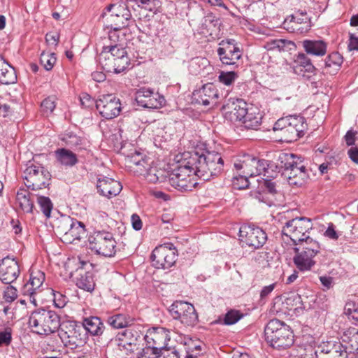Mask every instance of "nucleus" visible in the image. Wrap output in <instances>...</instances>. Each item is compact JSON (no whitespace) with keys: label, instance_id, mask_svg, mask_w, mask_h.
I'll list each match as a JSON object with an SVG mask.
<instances>
[{"label":"nucleus","instance_id":"1","mask_svg":"<svg viewBox=\"0 0 358 358\" xmlns=\"http://www.w3.org/2000/svg\"><path fill=\"white\" fill-rule=\"evenodd\" d=\"M273 130L279 133L280 141L291 143L305 135L308 124L303 116L290 115L279 118L273 124Z\"/></svg>","mask_w":358,"mask_h":358},{"label":"nucleus","instance_id":"2","mask_svg":"<svg viewBox=\"0 0 358 358\" xmlns=\"http://www.w3.org/2000/svg\"><path fill=\"white\" fill-rule=\"evenodd\" d=\"M194 163L189 158L178 160L170 174L171 185L180 191H192L199 184L193 169Z\"/></svg>","mask_w":358,"mask_h":358},{"label":"nucleus","instance_id":"3","mask_svg":"<svg viewBox=\"0 0 358 358\" xmlns=\"http://www.w3.org/2000/svg\"><path fill=\"white\" fill-rule=\"evenodd\" d=\"M29 324L33 332L47 336L58 330L60 317L54 310L38 308L31 313Z\"/></svg>","mask_w":358,"mask_h":358},{"label":"nucleus","instance_id":"4","mask_svg":"<svg viewBox=\"0 0 358 358\" xmlns=\"http://www.w3.org/2000/svg\"><path fill=\"white\" fill-rule=\"evenodd\" d=\"M264 336L266 341L278 350L289 348L294 343V336L289 327L277 319L268 322Z\"/></svg>","mask_w":358,"mask_h":358},{"label":"nucleus","instance_id":"5","mask_svg":"<svg viewBox=\"0 0 358 358\" xmlns=\"http://www.w3.org/2000/svg\"><path fill=\"white\" fill-rule=\"evenodd\" d=\"M132 0H119L117 2L108 5L103 10L101 17H106L108 27L128 28L132 21L129 9Z\"/></svg>","mask_w":358,"mask_h":358},{"label":"nucleus","instance_id":"6","mask_svg":"<svg viewBox=\"0 0 358 358\" xmlns=\"http://www.w3.org/2000/svg\"><path fill=\"white\" fill-rule=\"evenodd\" d=\"M297 245L294 248L296 255L294 262L301 271H310L315 264L313 259L320 252V244L310 236H306V240Z\"/></svg>","mask_w":358,"mask_h":358},{"label":"nucleus","instance_id":"7","mask_svg":"<svg viewBox=\"0 0 358 358\" xmlns=\"http://www.w3.org/2000/svg\"><path fill=\"white\" fill-rule=\"evenodd\" d=\"M51 174L41 164L36 162L32 158L27 164L24 171L25 186L31 190L36 191L46 188L50 185Z\"/></svg>","mask_w":358,"mask_h":358},{"label":"nucleus","instance_id":"8","mask_svg":"<svg viewBox=\"0 0 358 358\" xmlns=\"http://www.w3.org/2000/svg\"><path fill=\"white\" fill-rule=\"evenodd\" d=\"M218 45L217 53L221 63L230 66L231 69L238 68L243 56L240 43L234 38H225L222 40Z\"/></svg>","mask_w":358,"mask_h":358},{"label":"nucleus","instance_id":"9","mask_svg":"<svg viewBox=\"0 0 358 358\" xmlns=\"http://www.w3.org/2000/svg\"><path fill=\"white\" fill-rule=\"evenodd\" d=\"M89 248L98 255L112 257L115 254L116 241L111 233L94 231L88 238Z\"/></svg>","mask_w":358,"mask_h":358},{"label":"nucleus","instance_id":"10","mask_svg":"<svg viewBox=\"0 0 358 358\" xmlns=\"http://www.w3.org/2000/svg\"><path fill=\"white\" fill-rule=\"evenodd\" d=\"M313 228L310 219L301 217L287 221L282 229V234L290 238L295 245L306 240V233Z\"/></svg>","mask_w":358,"mask_h":358},{"label":"nucleus","instance_id":"11","mask_svg":"<svg viewBox=\"0 0 358 358\" xmlns=\"http://www.w3.org/2000/svg\"><path fill=\"white\" fill-rule=\"evenodd\" d=\"M141 327L139 324H134L117 334L115 341L120 351L129 355L138 349V342L143 336Z\"/></svg>","mask_w":358,"mask_h":358},{"label":"nucleus","instance_id":"12","mask_svg":"<svg viewBox=\"0 0 358 358\" xmlns=\"http://www.w3.org/2000/svg\"><path fill=\"white\" fill-rule=\"evenodd\" d=\"M177 256V251L173 244L165 243L154 249L150 259L152 266L156 268L169 269L176 263Z\"/></svg>","mask_w":358,"mask_h":358},{"label":"nucleus","instance_id":"13","mask_svg":"<svg viewBox=\"0 0 358 358\" xmlns=\"http://www.w3.org/2000/svg\"><path fill=\"white\" fill-rule=\"evenodd\" d=\"M240 241L255 250L262 248L267 241L266 233L254 224H244L239 229Z\"/></svg>","mask_w":358,"mask_h":358},{"label":"nucleus","instance_id":"14","mask_svg":"<svg viewBox=\"0 0 358 358\" xmlns=\"http://www.w3.org/2000/svg\"><path fill=\"white\" fill-rule=\"evenodd\" d=\"M171 315L175 320H178L187 327H193L198 322V315L194 306L187 302L176 301L169 310Z\"/></svg>","mask_w":358,"mask_h":358},{"label":"nucleus","instance_id":"15","mask_svg":"<svg viewBox=\"0 0 358 358\" xmlns=\"http://www.w3.org/2000/svg\"><path fill=\"white\" fill-rule=\"evenodd\" d=\"M65 330L61 332L60 337L65 345L71 348L82 346L86 343L88 336L85 329L77 322H71L65 327Z\"/></svg>","mask_w":358,"mask_h":358},{"label":"nucleus","instance_id":"16","mask_svg":"<svg viewBox=\"0 0 358 358\" xmlns=\"http://www.w3.org/2000/svg\"><path fill=\"white\" fill-rule=\"evenodd\" d=\"M122 104L119 98L112 94H103L96 101V109L101 117L111 120L117 117L122 110Z\"/></svg>","mask_w":358,"mask_h":358},{"label":"nucleus","instance_id":"17","mask_svg":"<svg viewBox=\"0 0 358 358\" xmlns=\"http://www.w3.org/2000/svg\"><path fill=\"white\" fill-rule=\"evenodd\" d=\"M64 148H58L55 151V157H77L73 150L77 151L82 148L83 138L73 131L66 130L60 137Z\"/></svg>","mask_w":358,"mask_h":358},{"label":"nucleus","instance_id":"18","mask_svg":"<svg viewBox=\"0 0 358 358\" xmlns=\"http://www.w3.org/2000/svg\"><path fill=\"white\" fill-rule=\"evenodd\" d=\"M169 330L164 327H153L149 329L144 339L151 348L152 354L164 348L171 338Z\"/></svg>","mask_w":358,"mask_h":358},{"label":"nucleus","instance_id":"19","mask_svg":"<svg viewBox=\"0 0 358 358\" xmlns=\"http://www.w3.org/2000/svg\"><path fill=\"white\" fill-rule=\"evenodd\" d=\"M283 174L289 185L294 187H301L308 178L306 167L303 165L299 166L296 162L286 163Z\"/></svg>","mask_w":358,"mask_h":358},{"label":"nucleus","instance_id":"20","mask_svg":"<svg viewBox=\"0 0 358 358\" xmlns=\"http://www.w3.org/2000/svg\"><path fill=\"white\" fill-rule=\"evenodd\" d=\"M20 273V265L15 258L7 256L0 261V280L3 283L10 285Z\"/></svg>","mask_w":358,"mask_h":358},{"label":"nucleus","instance_id":"21","mask_svg":"<svg viewBox=\"0 0 358 358\" xmlns=\"http://www.w3.org/2000/svg\"><path fill=\"white\" fill-rule=\"evenodd\" d=\"M218 97V91L213 83L205 84L192 93V101L203 106L215 105Z\"/></svg>","mask_w":358,"mask_h":358},{"label":"nucleus","instance_id":"22","mask_svg":"<svg viewBox=\"0 0 358 358\" xmlns=\"http://www.w3.org/2000/svg\"><path fill=\"white\" fill-rule=\"evenodd\" d=\"M108 31L109 44L103 46H113L114 49L123 48L126 49L127 41L131 40V34L128 28L110 27Z\"/></svg>","mask_w":358,"mask_h":358},{"label":"nucleus","instance_id":"23","mask_svg":"<svg viewBox=\"0 0 358 358\" xmlns=\"http://www.w3.org/2000/svg\"><path fill=\"white\" fill-rule=\"evenodd\" d=\"M96 187L101 195L108 199L118 195L122 189L119 181L106 176L98 178Z\"/></svg>","mask_w":358,"mask_h":358},{"label":"nucleus","instance_id":"24","mask_svg":"<svg viewBox=\"0 0 358 358\" xmlns=\"http://www.w3.org/2000/svg\"><path fill=\"white\" fill-rule=\"evenodd\" d=\"M292 69L295 74L304 76L306 73H314L317 71L311 59L305 52H298L294 56Z\"/></svg>","mask_w":358,"mask_h":358},{"label":"nucleus","instance_id":"25","mask_svg":"<svg viewBox=\"0 0 358 358\" xmlns=\"http://www.w3.org/2000/svg\"><path fill=\"white\" fill-rule=\"evenodd\" d=\"M224 150L221 144L212 141L210 143L206 142H197L192 147V150L189 152L190 155H194L198 157H206V155H224Z\"/></svg>","mask_w":358,"mask_h":358},{"label":"nucleus","instance_id":"26","mask_svg":"<svg viewBox=\"0 0 358 358\" xmlns=\"http://www.w3.org/2000/svg\"><path fill=\"white\" fill-rule=\"evenodd\" d=\"M223 109L229 114L231 121H241L247 117L248 112L247 103L241 99L227 103L223 106Z\"/></svg>","mask_w":358,"mask_h":358},{"label":"nucleus","instance_id":"27","mask_svg":"<svg viewBox=\"0 0 358 358\" xmlns=\"http://www.w3.org/2000/svg\"><path fill=\"white\" fill-rule=\"evenodd\" d=\"M36 194L30 192L28 189L20 188L16 194V201L20 209L25 213H32L39 211L34 207V200Z\"/></svg>","mask_w":358,"mask_h":358},{"label":"nucleus","instance_id":"28","mask_svg":"<svg viewBox=\"0 0 358 358\" xmlns=\"http://www.w3.org/2000/svg\"><path fill=\"white\" fill-rule=\"evenodd\" d=\"M115 49L113 46H103L99 55V62L103 71L116 74V64L114 59Z\"/></svg>","mask_w":358,"mask_h":358},{"label":"nucleus","instance_id":"29","mask_svg":"<svg viewBox=\"0 0 358 358\" xmlns=\"http://www.w3.org/2000/svg\"><path fill=\"white\" fill-rule=\"evenodd\" d=\"M308 55L322 57L327 50V43L323 40L305 39L300 42Z\"/></svg>","mask_w":358,"mask_h":358},{"label":"nucleus","instance_id":"30","mask_svg":"<svg viewBox=\"0 0 358 358\" xmlns=\"http://www.w3.org/2000/svg\"><path fill=\"white\" fill-rule=\"evenodd\" d=\"M125 158V166L128 169L136 174L143 175L146 178L148 167L154 164L153 158Z\"/></svg>","mask_w":358,"mask_h":358},{"label":"nucleus","instance_id":"31","mask_svg":"<svg viewBox=\"0 0 358 358\" xmlns=\"http://www.w3.org/2000/svg\"><path fill=\"white\" fill-rule=\"evenodd\" d=\"M158 166V161L154 160V164L148 167V174H146L145 178L147 180L151 183H161L166 181L168 179L170 181L171 173Z\"/></svg>","mask_w":358,"mask_h":358},{"label":"nucleus","instance_id":"32","mask_svg":"<svg viewBox=\"0 0 358 358\" xmlns=\"http://www.w3.org/2000/svg\"><path fill=\"white\" fill-rule=\"evenodd\" d=\"M189 159L195 162L193 169L197 180L200 179L203 181L210 180L213 176L208 159H213V158H189Z\"/></svg>","mask_w":358,"mask_h":358},{"label":"nucleus","instance_id":"33","mask_svg":"<svg viewBox=\"0 0 358 358\" xmlns=\"http://www.w3.org/2000/svg\"><path fill=\"white\" fill-rule=\"evenodd\" d=\"M85 329V331L93 336H99L103 333L105 326L100 317L90 316L84 317L80 324Z\"/></svg>","mask_w":358,"mask_h":358},{"label":"nucleus","instance_id":"34","mask_svg":"<svg viewBox=\"0 0 358 358\" xmlns=\"http://www.w3.org/2000/svg\"><path fill=\"white\" fill-rule=\"evenodd\" d=\"M85 224L74 220L73 224L69 227V231L63 238V242L66 244H71L76 241H80L85 235Z\"/></svg>","mask_w":358,"mask_h":358},{"label":"nucleus","instance_id":"35","mask_svg":"<svg viewBox=\"0 0 358 358\" xmlns=\"http://www.w3.org/2000/svg\"><path fill=\"white\" fill-rule=\"evenodd\" d=\"M343 62V57L338 52L329 54L324 60V69L327 73L336 75Z\"/></svg>","mask_w":358,"mask_h":358},{"label":"nucleus","instance_id":"36","mask_svg":"<svg viewBox=\"0 0 358 358\" xmlns=\"http://www.w3.org/2000/svg\"><path fill=\"white\" fill-rule=\"evenodd\" d=\"M78 276L76 278V284L78 287L87 292H92L95 287V282L92 272L85 271L83 268L77 270Z\"/></svg>","mask_w":358,"mask_h":358},{"label":"nucleus","instance_id":"37","mask_svg":"<svg viewBox=\"0 0 358 358\" xmlns=\"http://www.w3.org/2000/svg\"><path fill=\"white\" fill-rule=\"evenodd\" d=\"M44 280L45 274L43 272L40 271L32 272L29 282L24 285L23 287L24 294L32 296L36 290L43 285Z\"/></svg>","mask_w":358,"mask_h":358},{"label":"nucleus","instance_id":"38","mask_svg":"<svg viewBox=\"0 0 358 358\" xmlns=\"http://www.w3.org/2000/svg\"><path fill=\"white\" fill-rule=\"evenodd\" d=\"M113 53L114 54V59L116 64V74L130 69L131 59L125 48H120V49H115Z\"/></svg>","mask_w":358,"mask_h":358},{"label":"nucleus","instance_id":"39","mask_svg":"<svg viewBox=\"0 0 358 358\" xmlns=\"http://www.w3.org/2000/svg\"><path fill=\"white\" fill-rule=\"evenodd\" d=\"M135 100L138 106L143 108H153L156 106L154 104V92L149 88H141L136 93Z\"/></svg>","mask_w":358,"mask_h":358},{"label":"nucleus","instance_id":"40","mask_svg":"<svg viewBox=\"0 0 358 358\" xmlns=\"http://www.w3.org/2000/svg\"><path fill=\"white\" fill-rule=\"evenodd\" d=\"M15 68L4 60L0 66V83L3 85L14 84L17 82Z\"/></svg>","mask_w":358,"mask_h":358},{"label":"nucleus","instance_id":"41","mask_svg":"<svg viewBox=\"0 0 358 358\" xmlns=\"http://www.w3.org/2000/svg\"><path fill=\"white\" fill-rule=\"evenodd\" d=\"M134 318L129 315L119 313L108 317V324L115 329H128L129 327L134 325Z\"/></svg>","mask_w":358,"mask_h":358},{"label":"nucleus","instance_id":"42","mask_svg":"<svg viewBox=\"0 0 358 358\" xmlns=\"http://www.w3.org/2000/svg\"><path fill=\"white\" fill-rule=\"evenodd\" d=\"M73 220L74 219L69 216H62L55 221L53 227L62 241L63 238L69 231V227L73 224Z\"/></svg>","mask_w":358,"mask_h":358},{"label":"nucleus","instance_id":"43","mask_svg":"<svg viewBox=\"0 0 358 358\" xmlns=\"http://www.w3.org/2000/svg\"><path fill=\"white\" fill-rule=\"evenodd\" d=\"M358 131L352 129L348 130L343 138L348 146L351 148L348 150L349 157H358V146L355 145V142L358 140Z\"/></svg>","mask_w":358,"mask_h":358},{"label":"nucleus","instance_id":"44","mask_svg":"<svg viewBox=\"0 0 358 358\" xmlns=\"http://www.w3.org/2000/svg\"><path fill=\"white\" fill-rule=\"evenodd\" d=\"M284 21H294V22L303 23L302 31H308L310 29V18L306 11L297 10L295 14L288 16Z\"/></svg>","mask_w":358,"mask_h":358},{"label":"nucleus","instance_id":"45","mask_svg":"<svg viewBox=\"0 0 358 358\" xmlns=\"http://www.w3.org/2000/svg\"><path fill=\"white\" fill-rule=\"evenodd\" d=\"M130 2L131 3H134L138 7L152 12L154 14L159 13L162 7L160 0H132Z\"/></svg>","mask_w":358,"mask_h":358},{"label":"nucleus","instance_id":"46","mask_svg":"<svg viewBox=\"0 0 358 358\" xmlns=\"http://www.w3.org/2000/svg\"><path fill=\"white\" fill-rule=\"evenodd\" d=\"M208 27L213 28L215 32H220L223 24L219 17H217L213 13H208L203 18L201 27L203 29H208Z\"/></svg>","mask_w":358,"mask_h":358},{"label":"nucleus","instance_id":"47","mask_svg":"<svg viewBox=\"0 0 358 358\" xmlns=\"http://www.w3.org/2000/svg\"><path fill=\"white\" fill-rule=\"evenodd\" d=\"M347 348L340 342L335 343L332 345V349L329 351V354L324 356L317 355V358H347Z\"/></svg>","mask_w":358,"mask_h":358},{"label":"nucleus","instance_id":"48","mask_svg":"<svg viewBox=\"0 0 358 358\" xmlns=\"http://www.w3.org/2000/svg\"><path fill=\"white\" fill-rule=\"evenodd\" d=\"M36 199L40 210L46 217H50L53 208V204L50 199L48 196L36 194Z\"/></svg>","mask_w":358,"mask_h":358},{"label":"nucleus","instance_id":"49","mask_svg":"<svg viewBox=\"0 0 358 358\" xmlns=\"http://www.w3.org/2000/svg\"><path fill=\"white\" fill-rule=\"evenodd\" d=\"M256 161L258 162V164L255 165L257 175L264 174V176H266L268 174V176H269L270 171H274L275 169L278 168L277 166L268 163V161L264 159L259 158L256 159Z\"/></svg>","mask_w":358,"mask_h":358},{"label":"nucleus","instance_id":"50","mask_svg":"<svg viewBox=\"0 0 358 358\" xmlns=\"http://www.w3.org/2000/svg\"><path fill=\"white\" fill-rule=\"evenodd\" d=\"M56 61V55L53 52H43L41 54L40 63L46 71L52 70Z\"/></svg>","mask_w":358,"mask_h":358},{"label":"nucleus","instance_id":"51","mask_svg":"<svg viewBox=\"0 0 358 358\" xmlns=\"http://www.w3.org/2000/svg\"><path fill=\"white\" fill-rule=\"evenodd\" d=\"M153 354L157 358H180V352L176 348L166 346Z\"/></svg>","mask_w":358,"mask_h":358},{"label":"nucleus","instance_id":"52","mask_svg":"<svg viewBox=\"0 0 358 358\" xmlns=\"http://www.w3.org/2000/svg\"><path fill=\"white\" fill-rule=\"evenodd\" d=\"M261 118L260 116H254L252 113L248 112L247 117L241 121L247 129H257L261 124Z\"/></svg>","mask_w":358,"mask_h":358},{"label":"nucleus","instance_id":"53","mask_svg":"<svg viewBox=\"0 0 358 358\" xmlns=\"http://www.w3.org/2000/svg\"><path fill=\"white\" fill-rule=\"evenodd\" d=\"M260 185L264 191L274 195L280 192V185L277 181H274L271 179H263L260 182Z\"/></svg>","mask_w":358,"mask_h":358},{"label":"nucleus","instance_id":"54","mask_svg":"<svg viewBox=\"0 0 358 358\" xmlns=\"http://www.w3.org/2000/svg\"><path fill=\"white\" fill-rule=\"evenodd\" d=\"M238 76V73L234 71H222L218 76V80L221 83L230 86L234 83Z\"/></svg>","mask_w":358,"mask_h":358},{"label":"nucleus","instance_id":"55","mask_svg":"<svg viewBox=\"0 0 358 358\" xmlns=\"http://www.w3.org/2000/svg\"><path fill=\"white\" fill-rule=\"evenodd\" d=\"M259 158H249L247 161H244V166L243 173L248 176L252 177L257 176L255 165L258 164L256 159Z\"/></svg>","mask_w":358,"mask_h":358},{"label":"nucleus","instance_id":"56","mask_svg":"<svg viewBox=\"0 0 358 358\" xmlns=\"http://www.w3.org/2000/svg\"><path fill=\"white\" fill-rule=\"evenodd\" d=\"M55 101L56 98L53 96H49L43 99L41 103L43 112L46 114L52 113L56 107Z\"/></svg>","mask_w":358,"mask_h":358},{"label":"nucleus","instance_id":"57","mask_svg":"<svg viewBox=\"0 0 358 358\" xmlns=\"http://www.w3.org/2000/svg\"><path fill=\"white\" fill-rule=\"evenodd\" d=\"M249 181L248 179V176L244 174L243 176L239 175L238 176H235L232 180V185L234 189H244L249 187Z\"/></svg>","mask_w":358,"mask_h":358},{"label":"nucleus","instance_id":"58","mask_svg":"<svg viewBox=\"0 0 358 358\" xmlns=\"http://www.w3.org/2000/svg\"><path fill=\"white\" fill-rule=\"evenodd\" d=\"M283 28L287 31L291 33H296V34H306L308 31H302L301 27H303V23L300 22H294V21H284Z\"/></svg>","mask_w":358,"mask_h":358},{"label":"nucleus","instance_id":"59","mask_svg":"<svg viewBox=\"0 0 358 358\" xmlns=\"http://www.w3.org/2000/svg\"><path fill=\"white\" fill-rule=\"evenodd\" d=\"M98 100H95L93 97L91 96L87 92H82L80 94V104L83 107L85 108L92 109L94 106L96 107V101Z\"/></svg>","mask_w":358,"mask_h":358},{"label":"nucleus","instance_id":"60","mask_svg":"<svg viewBox=\"0 0 358 358\" xmlns=\"http://www.w3.org/2000/svg\"><path fill=\"white\" fill-rule=\"evenodd\" d=\"M208 160L210 170L212 172V176L219 174L223 169L224 162L222 158H217V160H215V158Z\"/></svg>","mask_w":358,"mask_h":358},{"label":"nucleus","instance_id":"61","mask_svg":"<svg viewBox=\"0 0 358 358\" xmlns=\"http://www.w3.org/2000/svg\"><path fill=\"white\" fill-rule=\"evenodd\" d=\"M241 317L242 315L239 311L231 310L225 315L224 323L227 325H231L236 323Z\"/></svg>","mask_w":358,"mask_h":358},{"label":"nucleus","instance_id":"62","mask_svg":"<svg viewBox=\"0 0 358 358\" xmlns=\"http://www.w3.org/2000/svg\"><path fill=\"white\" fill-rule=\"evenodd\" d=\"M3 297L6 302H8V303L13 302L17 297V289L12 285L8 286L3 292Z\"/></svg>","mask_w":358,"mask_h":358},{"label":"nucleus","instance_id":"63","mask_svg":"<svg viewBox=\"0 0 358 358\" xmlns=\"http://www.w3.org/2000/svg\"><path fill=\"white\" fill-rule=\"evenodd\" d=\"M349 345L345 347L351 353H358V331L349 339Z\"/></svg>","mask_w":358,"mask_h":358},{"label":"nucleus","instance_id":"64","mask_svg":"<svg viewBox=\"0 0 358 358\" xmlns=\"http://www.w3.org/2000/svg\"><path fill=\"white\" fill-rule=\"evenodd\" d=\"M285 43H287V42L282 41V39H275L268 42L266 48L268 50H278V51H281V50H283Z\"/></svg>","mask_w":358,"mask_h":358}]
</instances>
